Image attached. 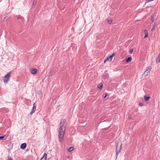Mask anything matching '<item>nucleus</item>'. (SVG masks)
Segmentation results:
<instances>
[{"mask_svg":"<svg viewBox=\"0 0 160 160\" xmlns=\"http://www.w3.org/2000/svg\"><path fill=\"white\" fill-rule=\"evenodd\" d=\"M68 152H70V148H69L68 149Z\"/></svg>","mask_w":160,"mask_h":160,"instance_id":"22","label":"nucleus"},{"mask_svg":"<svg viewBox=\"0 0 160 160\" xmlns=\"http://www.w3.org/2000/svg\"><path fill=\"white\" fill-rule=\"evenodd\" d=\"M151 69L152 68L151 67H149L144 72L142 75V77L145 78L146 76H148L150 74Z\"/></svg>","mask_w":160,"mask_h":160,"instance_id":"3","label":"nucleus"},{"mask_svg":"<svg viewBox=\"0 0 160 160\" xmlns=\"http://www.w3.org/2000/svg\"><path fill=\"white\" fill-rule=\"evenodd\" d=\"M112 20H108V23L110 24L112 22Z\"/></svg>","mask_w":160,"mask_h":160,"instance_id":"16","label":"nucleus"},{"mask_svg":"<svg viewBox=\"0 0 160 160\" xmlns=\"http://www.w3.org/2000/svg\"><path fill=\"white\" fill-rule=\"evenodd\" d=\"M132 60V58L131 57H128L126 59V62H129L131 61Z\"/></svg>","mask_w":160,"mask_h":160,"instance_id":"14","label":"nucleus"},{"mask_svg":"<svg viewBox=\"0 0 160 160\" xmlns=\"http://www.w3.org/2000/svg\"><path fill=\"white\" fill-rule=\"evenodd\" d=\"M18 19H20L22 20H24V18L22 17H21L20 18H18Z\"/></svg>","mask_w":160,"mask_h":160,"instance_id":"20","label":"nucleus"},{"mask_svg":"<svg viewBox=\"0 0 160 160\" xmlns=\"http://www.w3.org/2000/svg\"><path fill=\"white\" fill-rule=\"evenodd\" d=\"M144 34L145 36H144V38H146L148 37V31L147 30H145L144 31Z\"/></svg>","mask_w":160,"mask_h":160,"instance_id":"11","label":"nucleus"},{"mask_svg":"<svg viewBox=\"0 0 160 160\" xmlns=\"http://www.w3.org/2000/svg\"><path fill=\"white\" fill-rule=\"evenodd\" d=\"M66 125V121L65 120H62L60 123V128L59 130V139L62 142L63 139Z\"/></svg>","mask_w":160,"mask_h":160,"instance_id":"1","label":"nucleus"},{"mask_svg":"<svg viewBox=\"0 0 160 160\" xmlns=\"http://www.w3.org/2000/svg\"><path fill=\"white\" fill-rule=\"evenodd\" d=\"M37 72V70L36 69H34L32 70L31 71V72L32 74H36Z\"/></svg>","mask_w":160,"mask_h":160,"instance_id":"8","label":"nucleus"},{"mask_svg":"<svg viewBox=\"0 0 160 160\" xmlns=\"http://www.w3.org/2000/svg\"><path fill=\"white\" fill-rule=\"evenodd\" d=\"M27 146V144L26 143H23L20 146V148L22 149L25 148Z\"/></svg>","mask_w":160,"mask_h":160,"instance_id":"7","label":"nucleus"},{"mask_svg":"<svg viewBox=\"0 0 160 160\" xmlns=\"http://www.w3.org/2000/svg\"><path fill=\"white\" fill-rule=\"evenodd\" d=\"M73 147H71V152L73 151Z\"/></svg>","mask_w":160,"mask_h":160,"instance_id":"21","label":"nucleus"},{"mask_svg":"<svg viewBox=\"0 0 160 160\" xmlns=\"http://www.w3.org/2000/svg\"><path fill=\"white\" fill-rule=\"evenodd\" d=\"M36 105L35 103H34L33 104V107L32 109L31 112V114H32L35 111L36 109Z\"/></svg>","mask_w":160,"mask_h":160,"instance_id":"6","label":"nucleus"},{"mask_svg":"<svg viewBox=\"0 0 160 160\" xmlns=\"http://www.w3.org/2000/svg\"><path fill=\"white\" fill-rule=\"evenodd\" d=\"M156 62L157 63L160 62V54L159 55L158 57L157 58Z\"/></svg>","mask_w":160,"mask_h":160,"instance_id":"12","label":"nucleus"},{"mask_svg":"<svg viewBox=\"0 0 160 160\" xmlns=\"http://www.w3.org/2000/svg\"><path fill=\"white\" fill-rule=\"evenodd\" d=\"M122 143L121 142H118L116 148L117 154L118 155L120 152L122 148Z\"/></svg>","mask_w":160,"mask_h":160,"instance_id":"5","label":"nucleus"},{"mask_svg":"<svg viewBox=\"0 0 160 160\" xmlns=\"http://www.w3.org/2000/svg\"><path fill=\"white\" fill-rule=\"evenodd\" d=\"M47 158V154L44 153L43 157L40 160H46Z\"/></svg>","mask_w":160,"mask_h":160,"instance_id":"9","label":"nucleus"},{"mask_svg":"<svg viewBox=\"0 0 160 160\" xmlns=\"http://www.w3.org/2000/svg\"><path fill=\"white\" fill-rule=\"evenodd\" d=\"M144 100L145 101H149V99L151 98V97L149 96H145L144 97Z\"/></svg>","mask_w":160,"mask_h":160,"instance_id":"10","label":"nucleus"},{"mask_svg":"<svg viewBox=\"0 0 160 160\" xmlns=\"http://www.w3.org/2000/svg\"><path fill=\"white\" fill-rule=\"evenodd\" d=\"M8 160H12V158H8Z\"/></svg>","mask_w":160,"mask_h":160,"instance_id":"24","label":"nucleus"},{"mask_svg":"<svg viewBox=\"0 0 160 160\" xmlns=\"http://www.w3.org/2000/svg\"><path fill=\"white\" fill-rule=\"evenodd\" d=\"M10 72H8L4 76L3 78V82L5 83H7L9 81L11 76Z\"/></svg>","mask_w":160,"mask_h":160,"instance_id":"2","label":"nucleus"},{"mask_svg":"<svg viewBox=\"0 0 160 160\" xmlns=\"http://www.w3.org/2000/svg\"><path fill=\"white\" fill-rule=\"evenodd\" d=\"M151 20L152 22L153 23L154 22V18H153V16H152L151 17Z\"/></svg>","mask_w":160,"mask_h":160,"instance_id":"17","label":"nucleus"},{"mask_svg":"<svg viewBox=\"0 0 160 160\" xmlns=\"http://www.w3.org/2000/svg\"><path fill=\"white\" fill-rule=\"evenodd\" d=\"M133 51V49H131L130 50H129V52L131 53H132Z\"/></svg>","mask_w":160,"mask_h":160,"instance_id":"18","label":"nucleus"},{"mask_svg":"<svg viewBox=\"0 0 160 160\" xmlns=\"http://www.w3.org/2000/svg\"><path fill=\"white\" fill-rule=\"evenodd\" d=\"M115 55V53H113L111 55L108 56L107 58L104 61V63H105L106 62H111Z\"/></svg>","mask_w":160,"mask_h":160,"instance_id":"4","label":"nucleus"},{"mask_svg":"<svg viewBox=\"0 0 160 160\" xmlns=\"http://www.w3.org/2000/svg\"><path fill=\"white\" fill-rule=\"evenodd\" d=\"M103 87V85L101 83H99L98 85V88L100 89H101Z\"/></svg>","mask_w":160,"mask_h":160,"instance_id":"13","label":"nucleus"},{"mask_svg":"<svg viewBox=\"0 0 160 160\" xmlns=\"http://www.w3.org/2000/svg\"><path fill=\"white\" fill-rule=\"evenodd\" d=\"M153 28H152V31H153L154 29H155V25H156V24H155V23L154 22L153 24Z\"/></svg>","mask_w":160,"mask_h":160,"instance_id":"15","label":"nucleus"},{"mask_svg":"<svg viewBox=\"0 0 160 160\" xmlns=\"http://www.w3.org/2000/svg\"><path fill=\"white\" fill-rule=\"evenodd\" d=\"M140 106H142V104H141V103H140Z\"/></svg>","mask_w":160,"mask_h":160,"instance_id":"25","label":"nucleus"},{"mask_svg":"<svg viewBox=\"0 0 160 160\" xmlns=\"http://www.w3.org/2000/svg\"><path fill=\"white\" fill-rule=\"evenodd\" d=\"M107 94H106V95L105 96H104V98H106V97H107Z\"/></svg>","mask_w":160,"mask_h":160,"instance_id":"23","label":"nucleus"},{"mask_svg":"<svg viewBox=\"0 0 160 160\" xmlns=\"http://www.w3.org/2000/svg\"><path fill=\"white\" fill-rule=\"evenodd\" d=\"M5 137V136H0V140L3 139Z\"/></svg>","mask_w":160,"mask_h":160,"instance_id":"19","label":"nucleus"}]
</instances>
